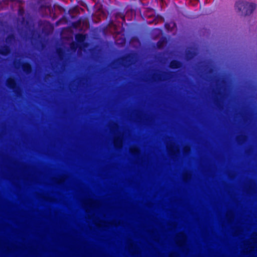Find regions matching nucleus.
I'll list each match as a JSON object with an SVG mask.
<instances>
[{"mask_svg": "<svg viewBox=\"0 0 257 257\" xmlns=\"http://www.w3.org/2000/svg\"><path fill=\"white\" fill-rule=\"evenodd\" d=\"M236 9L242 16L250 15L256 8L255 4L245 1H239L236 3Z\"/></svg>", "mask_w": 257, "mask_h": 257, "instance_id": "nucleus-1", "label": "nucleus"}, {"mask_svg": "<svg viewBox=\"0 0 257 257\" xmlns=\"http://www.w3.org/2000/svg\"><path fill=\"white\" fill-rule=\"evenodd\" d=\"M83 203L86 212H89L91 209H95L98 206V202L90 198L84 199Z\"/></svg>", "mask_w": 257, "mask_h": 257, "instance_id": "nucleus-2", "label": "nucleus"}, {"mask_svg": "<svg viewBox=\"0 0 257 257\" xmlns=\"http://www.w3.org/2000/svg\"><path fill=\"white\" fill-rule=\"evenodd\" d=\"M75 39L77 43L72 42L70 44V48L72 50L75 51L78 47H80V49L82 50V45L85 46V44L84 43L85 40V36L82 34H77L75 36Z\"/></svg>", "mask_w": 257, "mask_h": 257, "instance_id": "nucleus-3", "label": "nucleus"}, {"mask_svg": "<svg viewBox=\"0 0 257 257\" xmlns=\"http://www.w3.org/2000/svg\"><path fill=\"white\" fill-rule=\"evenodd\" d=\"M166 147L171 155H176L179 153V147L173 141L169 142Z\"/></svg>", "mask_w": 257, "mask_h": 257, "instance_id": "nucleus-4", "label": "nucleus"}, {"mask_svg": "<svg viewBox=\"0 0 257 257\" xmlns=\"http://www.w3.org/2000/svg\"><path fill=\"white\" fill-rule=\"evenodd\" d=\"M186 236L183 232L178 233L175 236V240L179 246L184 245L186 242Z\"/></svg>", "mask_w": 257, "mask_h": 257, "instance_id": "nucleus-5", "label": "nucleus"}, {"mask_svg": "<svg viewBox=\"0 0 257 257\" xmlns=\"http://www.w3.org/2000/svg\"><path fill=\"white\" fill-rule=\"evenodd\" d=\"M123 136L121 134H118L114 138L113 144L115 148H121L122 146Z\"/></svg>", "mask_w": 257, "mask_h": 257, "instance_id": "nucleus-6", "label": "nucleus"}, {"mask_svg": "<svg viewBox=\"0 0 257 257\" xmlns=\"http://www.w3.org/2000/svg\"><path fill=\"white\" fill-rule=\"evenodd\" d=\"M7 86L10 88L14 89L15 88L16 84L15 81V80L12 78H10L7 80Z\"/></svg>", "mask_w": 257, "mask_h": 257, "instance_id": "nucleus-7", "label": "nucleus"}, {"mask_svg": "<svg viewBox=\"0 0 257 257\" xmlns=\"http://www.w3.org/2000/svg\"><path fill=\"white\" fill-rule=\"evenodd\" d=\"M130 152L133 155L137 156L140 154V150L138 147L133 146L130 148Z\"/></svg>", "mask_w": 257, "mask_h": 257, "instance_id": "nucleus-8", "label": "nucleus"}, {"mask_svg": "<svg viewBox=\"0 0 257 257\" xmlns=\"http://www.w3.org/2000/svg\"><path fill=\"white\" fill-rule=\"evenodd\" d=\"M22 68L26 73H30L31 71V67L29 63H24L22 65Z\"/></svg>", "mask_w": 257, "mask_h": 257, "instance_id": "nucleus-9", "label": "nucleus"}, {"mask_svg": "<svg viewBox=\"0 0 257 257\" xmlns=\"http://www.w3.org/2000/svg\"><path fill=\"white\" fill-rule=\"evenodd\" d=\"M170 66L172 68H178L180 67L181 63L177 61H172L170 63Z\"/></svg>", "mask_w": 257, "mask_h": 257, "instance_id": "nucleus-10", "label": "nucleus"}, {"mask_svg": "<svg viewBox=\"0 0 257 257\" xmlns=\"http://www.w3.org/2000/svg\"><path fill=\"white\" fill-rule=\"evenodd\" d=\"M1 53L7 55L10 53V49L8 47H4L1 49Z\"/></svg>", "mask_w": 257, "mask_h": 257, "instance_id": "nucleus-11", "label": "nucleus"}, {"mask_svg": "<svg viewBox=\"0 0 257 257\" xmlns=\"http://www.w3.org/2000/svg\"><path fill=\"white\" fill-rule=\"evenodd\" d=\"M163 41H160V42H159V43H158V45H159V47H161L162 46V45H163Z\"/></svg>", "mask_w": 257, "mask_h": 257, "instance_id": "nucleus-12", "label": "nucleus"}, {"mask_svg": "<svg viewBox=\"0 0 257 257\" xmlns=\"http://www.w3.org/2000/svg\"><path fill=\"white\" fill-rule=\"evenodd\" d=\"M184 150L185 151L188 152V151H189L190 149L188 147H184Z\"/></svg>", "mask_w": 257, "mask_h": 257, "instance_id": "nucleus-13", "label": "nucleus"}, {"mask_svg": "<svg viewBox=\"0 0 257 257\" xmlns=\"http://www.w3.org/2000/svg\"><path fill=\"white\" fill-rule=\"evenodd\" d=\"M170 25H172V27L175 26V24L174 23H171L170 24Z\"/></svg>", "mask_w": 257, "mask_h": 257, "instance_id": "nucleus-14", "label": "nucleus"}, {"mask_svg": "<svg viewBox=\"0 0 257 257\" xmlns=\"http://www.w3.org/2000/svg\"><path fill=\"white\" fill-rule=\"evenodd\" d=\"M255 239H256V240H257V235H256V237H255Z\"/></svg>", "mask_w": 257, "mask_h": 257, "instance_id": "nucleus-15", "label": "nucleus"}]
</instances>
